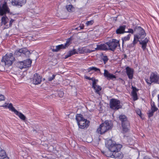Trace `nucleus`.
Segmentation results:
<instances>
[{"label":"nucleus","mask_w":159,"mask_h":159,"mask_svg":"<svg viewBox=\"0 0 159 159\" xmlns=\"http://www.w3.org/2000/svg\"><path fill=\"white\" fill-rule=\"evenodd\" d=\"M148 40L147 38H145L144 40L139 41V44L142 45V48L143 51H144L146 48L147 43Z\"/></svg>","instance_id":"nucleus-21"},{"label":"nucleus","mask_w":159,"mask_h":159,"mask_svg":"<svg viewBox=\"0 0 159 159\" xmlns=\"http://www.w3.org/2000/svg\"><path fill=\"white\" fill-rule=\"evenodd\" d=\"M154 112L150 110L149 111V112L148 113V116L149 117H150L153 116V113Z\"/></svg>","instance_id":"nucleus-38"},{"label":"nucleus","mask_w":159,"mask_h":159,"mask_svg":"<svg viewBox=\"0 0 159 159\" xmlns=\"http://www.w3.org/2000/svg\"><path fill=\"white\" fill-rule=\"evenodd\" d=\"M20 49L17 50L14 52V55L16 56H22L21 52L20 51Z\"/></svg>","instance_id":"nucleus-31"},{"label":"nucleus","mask_w":159,"mask_h":159,"mask_svg":"<svg viewBox=\"0 0 159 159\" xmlns=\"http://www.w3.org/2000/svg\"><path fill=\"white\" fill-rule=\"evenodd\" d=\"M150 79L152 83L158 84L159 75L157 73L152 72L150 75Z\"/></svg>","instance_id":"nucleus-13"},{"label":"nucleus","mask_w":159,"mask_h":159,"mask_svg":"<svg viewBox=\"0 0 159 159\" xmlns=\"http://www.w3.org/2000/svg\"><path fill=\"white\" fill-rule=\"evenodd\" d=\"M20 51L21 52L22 56H25L26 57H28L30 54V51L26 48H23L20 49Z\"/></svg>","instance_id":"nucleus-22"},{"label":"nucleus","mask_w":159,"mask_h":159,"mask_svg":"<svg viewBox=\"0 0 159 159\" xmlns=\"http://www.w3.org/2000/svg\"><path fill=\"white\" fill-rule=\"evenodd\" d=\"M71 41L72 39L71 38H69L67 39L66 43L64 45L66 48L68 47L70 45L71 43Z\"/></svg>","instance_id":"nucleus-29"},{"label":"nucleus","mask_w":159,"mask_h":159,"mask_svg":"<svg viewBox=\"0 0 159 159\" xmlns=\"http://www.w3.org/2000/svg\"><path fill=\"white\" fill-rule=\"evenodd\" d=\"M75 30H80V29L79 28V27L76 28L75 29Z\"/></svg>","instance_id":"nucleus-56"},{"label":"nucleus","mask_w":159,"mask_h":159,"mask_svg":"<svg viewBox=\"0 0 159 159\" xmlns=\"http://www.w3.org/2000/svg\"><path fill=\"white\" fill-rule=\"evenodd\" d=\"M143 159H151L150 158H149L148 157L146 156L144 157Z\"/></svg>","instance_id":"nucleus-51"},{"label":"nucleus","mask_w":159,"mask_h":159,"mask_svg":"<svg viewBox=\"0 0 159 159\" xmlns=\"http://www.w3.org/2000/svg\"><path fill=\"white\" fill-rule=\"evenodd\" d=\"M96 80L95 79L93 80V82L92 87H93V89H95V87L97 85H96Z\"/></svg>","instance_id":"nucleus-41"},{"label":"nucleus","mask_w":159,"mask_h":159,"mask_svg":"<svg viewBox=\"0 0 159 159\" xmlns=\"http://www.w3.org/2000/svg\"><path fill=\"white\" fill-rule=\"evenodd\" d=\"M5 156H7L4 150H2L0 148V158H1V157H5Z\"/></svg>","instance_id":"nucleus-28"},{"label":"nucleus","mask_w":159,"mask_h":159,"mask_svg":"<svg viewBox=\"0 0 159 159\" xmlns=\"http://www.w3.org/2000/svg\"><path fill=\"white\" fill-rule=\"evenodd\" d=\"M58 94L60 97H62L63 96L64 93L62 91H61L59 92Z\"/></svg>","instance_id":"nucleus-43"},{"label":"nucleus","mask_w":159,"mask_h":159,"mask_svg":"<svg viewBox=\"0 0 159 159\" xmlns=\"http://www.w3.org/2000/svg\"><path fill=\"white\" fill-rule=\"evenodd\" d=\"M4 97L3 95L0 94V101L4 100Z\"/></svg>","instance_id":"nucleus-44"},{"label":"nucleus","mask_w":159,"mask_h":159,"mask_svg":"<svg viewBox=\"0 0 159 159\" xmlns=\"http://www.w3.org/2000/svg\"><path fill=\"white\" fill-rule=\"evenodd\" d=\"M126 73L129 79H131L133 76V70L128 66L126 68Z\"/></svg>","instance_id":"nucleus-17"},{"label":"nucleus","mask_w":159,"mask_h":159,"mask_svg":"<svg viewBox=\"0 0 159 159\" xmlns=\"http://www.w3.org/2000/svg\"><path fill=\"white\" fill-rule=\"evenodd\" d=\"M71 56H70V54L68 53L67 54L66 56H65V58H66L70 57Z\"/></svg>","instance_id":"nucleus-48"},{"label":"nucleus","mask_w":159,"mask_h":159,"mask_svg":"<svg viewBox=\"0 0 159 159\" xmlns=\"http://www.w3.org/2000/svg\"><path fill=\"white\" fill-rule=\"evenodd\" d=\"M94 79H93V78H90V80H92L93 81V80H94Z\"/></svg>","instance_id":"nucleus-57"},{"label":"nucleus","mask_w":159,"mask_h":159,"mask_svg":"<svg viewBox=\"0 0 159 159\" xmlns=\"http://www.w3.org/2000/svg\"><path fill=\"white\" fill-rule=\"evenodd\" d=\"M148 40L147 38H145L144 40L139 41V44L142 45V48L143 51H144L146 48L147 43Z\"/></svg>","instance_id":"nucleus-20"},{"label":"nucleus","mask_w":159,"mask_h":159,"mask_svg":"<svg viewBox=\"0 0 159 159\" xmlns=\"http://www.w3.org/2000/svg\"><path fill=\"white\" fill-rule=\"evenodd\" d=\"M56 48L54 49L51 48V49H52V51L53 52H57L59 51L61 49H65L66 48L64 44H61L60 45H58L56 47Z\"/></svg>","instance_id":"nucleus-24"},{"label":"nucleus","mask_w":159,"mask_h":159,"mask_svg":"<svg viewBox=\"0 0 159 159\" xmlns=\"http://www.w3.org/2000/svg\"><path fill=\"white\" fill-rule=\"evenodd\" d=\"M134 45V44H133V43L132 44H129V48H131V47H133L134 46V45Z\"/></svg>","instance_id":"nucleus-50"},{"label":"nucleus","mask_w":159,"mask_h":159,"mask_svg":"<svg viewBox=\"0 0 159 159\" xmlns=\"http://www.w3.org/2000/svg\"><path fill=\"white\" fill-rule=\"evenodd\" d=\"M134 30L137 31L138 34H135L134 36V40L133 43L134 45L136 44L138 41H140L139 39H143L146 36V33L144 30L141 27H136Z\"/></svg>","instance_id":"nucleus-4"},{"label":"nucleus","mask_w":159,"mask_h":159,"mask_svg":"<svg viewBox=\"0 0 159 159\" xmlns=\"http://www.w3.org/2000/svg\"><path fill=\"white\" fill-rule=\"evenodd\" d=\"M66 8L68 11H73L74 10V8L71 4H70L66 6Z\"/></svg>","instance_id":"nucleus-25"},{"label":"nucleus","mask_w":159,"mask_h":159,"mask_svg":"<svg viewBox=\"0 0 159 159\" xmlns=\"http://www.w3.org/2000/svg\"><path fill=\"white\" fill-rule=\"evenodd\" d=\"M14 59L13 54L12 53H10L9 54H6L3 56L1 61L3 65L9 67L12 64Z\"/></svg>","instance_id":"nucleus-6"},{"label":"nucleus","mask_w":159,"mask_h":159,"mask_svg":"<svg viewBox=\"0 0 159 159\" xmlns=\"http://www.w3.org/2000/svg\"><path fill=\"white\" fill-rule=\"evenodd\" d=\"M106 44L108 46V50L114 52L119 44V41L116 39H112L106 42Z\"/></svg>","instance_id":"nucleus-8"},{"label":"nucleus","mask_w":159,"mask_h":159,"mask_svg":"<svg viewBox=\"0 0 159 159\" xmlns=\"http://www.w3.org/2000/svg\"><path fill=\"white\" fill-rule=\"evenodd\" d=\"M2 106L5 107H8L10 109V110L13 111L16 115L18 116L21 120L24 121L26 119V117L22 113L19 112L17 111V110H16L13 106L12 105L11 103L8 104L7 103H5Z\"/></svg>","instance_id":"nucleus-7"},{"label":"nucleus","mask_w":159,"mask_h":159,"mask_svg":"<svg viewBox=\"0 0 159 159\" xmlns=\"http://www.w3.org/2000/svg\"><path fill=\"white\" fill-rule=\"evenodd\" d=\"M102 58L104 64H106V63L108 59L107 57L106 56H103L102 57Z\"/></svg>","instance_id":"nucleus-33"},{"label":"nucleus","mask_w":159,"mask_h":159,"mask_svg":"<svg viewBox=\"0 0 159 159\" xmlns=\"http://www.w3.org/2000/svg\"><path fill=\"white\" fill-rule=\"evenodd\" d=\"M1 20V23L2 24H4L5 25H6V24L7 23L8 20V19L7 17L4 16H3Z\"/></svg>","instance_id":"nucleus-26"},{"label":"nucleus","mask_w":159,"mask_h":159,"mask_svg":"<svg viewBox=\"0 0 159 159\" xmlns=\"http://www.w3.org/2000/svg\"><path fill=\"white\" fill-rule=\"evenodd\" d=\"M137 114L141 118H142L141 111L140 109H138L136 111Z\"/></svg>","instance_id":"nucleus-36"},{"label":"nucleus","mask_w":159,"mask_h":159,"mask_svg":"<svg viewBox=\"0 0 159 159\" xmlns=\"http://www.w3.org/2000/svg\"><path fill=\"white\" fill-rule=\"evenodd\" d=\"M71 56H70V54L68 53L67 54L66 56H65V58H66L70 57Z\"/></svg>","instance_id":"nucleus-49"},{"label":"nucleus","mask_w":159,"mask_h":159,"mask_svg":"<svg viewBox=\"0 0 159 159\" xmlns=\"http://www.w3.org/2000/svg\"><path fill=\"white\" fill-rule=\"evenodd\" d=\"M145 80L147 83L148 84L151 85L152 83L150 79L149 80L148 79H145Z\"/></svg>","instance_id":"nucleus-40"},{"label":"nucleus","mask_w":159,"mask_h":159,"mask_svg":"<svg viewBox=\"0 0 159 159\" xmlns=\"http://www.w3.org/2000/svg\"><path fill=\"white\" fill-rule=\"evenodd\" d=\"M10 12V10L6 2H4L2 5L0 6V15L2 16L7 13Z\"/></svg>","instance_id":"nucleus-12"},{"label":"nucleus","mask_w":159,"mask_h":159,"mask_svg":"<svg viewBox=\"0 0 159 159\" xmlns=\"http://www.w3.org/2000/svg\"><path fill=\"white\" fill-rule=\"evenodd\" d=\"M134 32V31L133 30L131 29H128V31H125V33H130L132 34H133Z\"/></svg>","instance_id":"nucleus-42"},{"label":"nucleus","mask_w":159,"mask_h":159,"mask_svg":"<svg viewBox=\"0 0 159 159\" xmlns=\"http://www.w3.org/2000/svg\"><path fill=\"white\" fill-rule=\"evenodd\" d=\"M132 95L133 97L134 100L135 101L138 99L137 95V92L138 89L135 87L132 86Z\"/></svg>","instance_id":"nucleus-23"},{"label":"nucleus","mask_w":159,"mask_h":159,"mask_svg":"<svg viewBox=\"0 0 159 159\" xmlns=\"http://www.w3.org/2000/svg\"><path fill=\"white\" fill-rule=\"evenodd\" d=\"M95 91V92L99 94V91H100L101 89V87L98 85H97L95 87V89H93Z\"/></svg>","instance_id":"nucleus-30"},{"label":"nucleus","mask_w":159,"mask_h":159,"mask_svg":"<svg viewBox=\"0 0 159 159\" xmlns=\"http://www.w3.org/2000/svg\"><path fill=\"white\" fill-rule=\"evenodd\" d=\"M84 25L83 24H80L79 26V28L80 29V30L83 29L84 28Z\"/></svg>","instance_id":"nucleus-45"},{"label":"nucleus","mask_w":159,"mask_h":159,"mask_svg":"<svg viewBox=\"0 0 159 159\" xmlns=\"http://www.w3.org/2000/svg\"><path fill=\"white\" fill-rule=\"evenodd\" d=\"M157 97H158V101L159 102V104L158 105V107H159V94L158 95Z\"/></svg>","instance_id":"nucleus-55"},{"label":"nucleus","mask_w":159,"mask_h":159,"mask_svg":"<svg viewBox=\"0 0 159 159\" xmlns=\"http://www.w3.org/2000/svg\"><path fill=\"white\" fill-rule=\"evenodd\" d=\"M119 118L121 122L123 132L125 133L128 132L130 127V123L127 117L125 115H121L119 116Z\"/></svg>","instance_id":"nucleus-5"},{"label":"nucleus","mask_w":159,"mask_h":159,"mask_svg":"<svg viewBox=\"0 0 159 159\" xmlns=\"http://www.w3.org/2000/svg\"><path fill=\"white\" fill-rule=\"evenodd\" d=\"M0 159H9V157L7 156H5V157H1V158H0Z\"/></svg>","instance_id":"nucleus-47"},{"label":"nucleus","mask_w":159,"mask_h":159,"mask_svg":"<svg viewBox=\"0 0 159 159\" xmlns=\"http://www.w3.org/2000/svg\"><path fill=\"white\" fill-rule=\"evenodd\" d=\"M95 50H108L107 46L106 45V44L97 45Z\"/></svg>","instance_id":"nucleus-19"},{"label":"nucleus","mask_w":159,"mask_h":159,"mask_svg":"<svg viewBox=\"0 0 159 159\" xmlns=\"http://www.w3.org/2000/svg\"><path fill=\"white\" fill-rule=\"evenodd\" d=\"M69 53L70 54V56H72L73 55L76 54L77 53V52L76 51V50L74 49L72 51H70L69 52Z\"/></svg>","instance_id":"nucleus-34"},{"label":"nucleus","mask_w":159,"mask_h":159,"mask_svg":"<svg viewBox=\"0 0 159 159\" xmlns=\"http://www.w3.org/2000/svg\"><path fill=\"white\" fill-rule=\"evenodd\" d=\"M103 75L104 76L106 77L107 79L109 80H114L116 78L115 75L110 73L108 70H104Z\"/></svg>","instance_id":"nucleus-15"},{"label":"nucleus","mask_w":159,"mask_h":159,"mask_svg":"<svg viewBox=\"0 0 159 159\" xmlns=\"http://www.w3.org/2000/svg\"><path fill=\"white\" fill-rule=\"evenodd\" d=\"M131 36V35L130 34H129L127 36L122 38L123 44L125 42L128 41L130 39Z\"/></svg>","instance_id":"nucleus-27"},{"label":"nucleus","mask_w":159,"mask_h":159,"mask_svg":"<svg viewBox=\"0 0 159 159\" xmlns=\"http://www.w3.org/2000/svg\"><path fill=\"white\" fill-rule=\"evenodd\" d=\"M158 110V109L155 106H151V110L155 112Z\"/></svg>","instance_id":"nucleus-37"},{"label":"nucleus","mask_w":159,"mask_h":159,"mask_svg":"<svg viewBox=\"0 0 159 159\" xmlns=\"http://www.w3.org/2000/svg\"><path fill=\"white\" fill-rule=\"evenodd\" d=\"M31 63V60L28 59L23 61L19 62L17 63V66L20 69L27 68L30 66Z\"/></svg>","instance_id":"nucleus-11"},{"label":"nucleus","mask_w":159,"mask_h":159,"mask_svg":"<svg viewBox=\"0 0 159 159\" xmlns=\"http://www.w3.org/2000/svg\"><path fill=\"white\" fill-rule=\"evenodd\" d=\"M26 2V0H12L11 3L13 6H22Z\"/></svg>","instance_id":"nucleus-16"},{"label":"nucleus","mask_w":159,"mask_h":159,"mask_svg":"<svg viewBox=\"0 0 159 159\" xmlns=\"http://www.w3.org/2000/svg\"><path fill=\"white\" fill-rule=\"evenodd\" d=\"M94 23V21L93 20L90 21H87L86 23V24L87 26L91 25H92Z\"/></svg>","instance_id":"nucleus-35"},{"label":"nucleus","mask_w":159,"mask_h":159,"mask_svg":"<svg viewBox=\"0 0 159 159\" xmlns=\"http://www.w3.org/2000/svg\"><path fill=\"white\" fill-rule=\"evenodd\" d=\"M85 78L86 79H88V80H89L90 79V77H89L88 76H85Z\"/></svg>","instance_id":"nucleus-52"},{"label":"nucleus","mask_w":159,"mask_h":159,"mask_svg":"<svg viewBox=\"0 0 159 159\" xmlns=\"http://www.w3.org/2000/svg\"><path fill=\"white\" fill-rule=\"evenodd\" d=\"M32 83L35 85H37L40 83L41 81V77L37 73H35L32 80Z\"/></svg>","instance_id":"nucleus-14"},{"label":"nucleus","mask_w":159,"mask_h":159,"mask_svg":"<svg viewBox=\"0 0 159 159\" xmlns=\"http://www.w3.org/2000/svg\"><path fill=\"white\" fill-rule=\"evenodd\" d=\"M89 71L92 70H94L95 71H99V72L100 73V69L96 67H90L89 68Z\"/></svg>","instance_id":"nucleus-32"},{"label":"nucleus","mask_w":159,"mask_h":159,"mask_svg":"<svg viewBox=\"0 0 159 159\" xmlns=\"http://www.w3.org/2000/svg\"><path fill=\"white\" fill-rule=\"evenodd\" d=\"M112 125L111 121L106 120L100 125L97 130V132L102 134L111 129Z\"/></svg>","instance_id":"nucleus-2"},{"label":"nucleus","mask_w":159,"mask_h":159,"mask_svg":"<svg viewBox=\"0 0 159 159\" xmlns=\"http://www.w3.org/2000/svg\"><path fill=\"white\" fill-rule=\"evenodd\" d=\"M76 120L80 128L84 129L87 128L89 125V122L85 119L82 115L81 114H77L76 116Z\"/></svg>","instance_id":"nucleus-3"},{"label":"nucleus","mask_w":159,"mask_h":159,"mask_svg":"<svg viewBox=\"0 0 159 159\" xmlns=\"http://www.w3.org/2000/svg\"><path fill=\"white\" fill-rule=\"evenodd\" d=\"M151 106H154L155 105V103L154 102H152L151 103Z\"/></svg>","instance_id":"nucleus-54"},{"label":"nucleus","mask_w":159,"mask_h":159,"mask_svg":"<svg viewBox=\"0 0 159 159\" xmlns=\"http://www.w3.org/2000/svg\"><path fill=\"white\" fill-rule=\"evenodd\" d=\"M56 75H55L54 74L52 75V76L51 77L50 76L48 78V80L49 81H52L55 78Z\"/></svg>","instance_id":"nucleus-39"},{"label":"nucleus","mask_w":159,"mask_h":159,"mask_svg":"<svg viewBox=\"0 0 159 159\" xmlns=\"http://www.w3.org/2000/svg\"><path fill=\"white\" fill-rule=\"evenodd\" d=\"M102 152L107 157H111L120 159L121 158L123 157V155L120 151H116L112 153H109L108 152Z\"/></svg>","instance_id":"nucleus-9"},{"label":"nucleus","mask_w":159,"mask_h":159,"mask_svg":"<svg viewBox=\"0 0 159 159\" xmlns=\"http://www.w3.org/2000/svg\"><path fill=\"white\" fill-rule=\"evenodd\" d=\"M120 80H121V82L123 84H125V81L123 80H122V79H120Z\"/></svg>","instance_id":"nucleus-53"},{"label":"nucleus","mask_w":159,"mask_h":159,"mask_svg":"<svg viewBox=\"0 0 159 159\" xmlns=\"http://www.w3.org/2000/svg\"><path fill=\"white\" fill-rule=\"evenodd\" d=\"M126 27V26L125 25L120 26L116 30V34H121L125 33V30Z\"/></svg>","instance_id":"nucleus-18"},{"label":"nucleus","mask_w":159,"mask_h":159,"mask_svg":"<svg viewBox=\"0 0 159 159\" xmlns=\"http://www.w3.org/2000/svg\"><path fill=\"white\" fill-rule=\"evenodd\" d=\"M126 57H127V56H126V55H125V58H126Z\"/></svg>","instance_id":"nucleus-58"},{"label":"nucleus","mask_w":159,"mask_h":159,"mask_svg":"<svg viewBox=\"0 0 159 159\" xmlns=\"http://www.w3.org/2000/svg\"><path fill=\"white\" fill-rule=\"evenodd\" d=\"M110 108L114 110H118L122 107L120 101L115 99L110 100Z\"/></svg>","instance_id":"nucleus-10"},{"label":"nucleus","mask_w":159,"mask_h":159,"mask_svg":"<svg viewBox=\"0 0 159 159\" xmlns=\"http://www.w3.org/2000/svg\"><path fill=\"white\" fill-rule=\"evenodd\" d=\"M14 21V20H13L12 19H11V20H10L9 22V26H11L12 25V23L13 22V21Z\"/></svg>","instance_id":"nucleus-46"},{"label":"nucleus","mask_w":159,"mask_h":159,"mask_svg":"<svg viewBox=\"0 0 159 159\" xmlns=\"http://www.w3.org/2000/svg\"><path fill=\"white\" fill-rule=\"evenodd\" d=\"M106 147L108 149L109 153L114 152L116 151H120L122 147L121 145L116 143L111 139L108 140L105 143Z\"/></svg>","instance_id":"nucleus-1"}]
</instances>
